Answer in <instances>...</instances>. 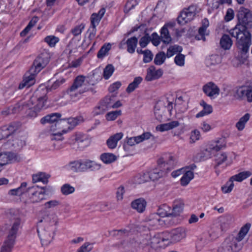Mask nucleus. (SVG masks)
Masks as SVG:
<instances>
[{
    "instance_id": "f257e3e1",
    "label": "nucleus",
    "mask_w": 252,
    "mask_h": 252,
    "mask_svg": "<svg viewBox=\"0 0 252 252\" xmlns=\"http://www.w3.org/2000/svg\"><path fill=\"white\" fill-rule=\"evenodd\" d=\"M238 23L229 31L230 34L237 40V46L242 53L248 52L251 44V34L248 31L252 28V13L251 11L241 6L237 14Z\"/></svg>"
},
{
    "instance_id": "f03ea898",
    "label": "nucleus",
    "mask_w": 252,
    "mask_h": 252,
    "mask_svg": "<svg viewBox=\"0 0 252 252\" xmlns=\"http://www.w3.org/2000/svg\"><path fill=\"white\" fill-rule=\"evenodd\" d=\"M47 92L46 89H38L29 100L18 103L14 109L17 111H26L29 117H35L39 111L46 108Z\"/></svg>"
},
{
    "instance_id": "7ed1b4c3",
    "label": "nucleus",
    "mask_w": 252,
    "mask_h": 252,
    "mask_svg": "<svg viewBox=\"0 0 252 252\" xmlns=\"http://www.w3.org/2000/svg\"><path fill=\"white\" fill-rule=\"evenodd\" d=\"M57 222L53 215L44 216L38 222L37 231L43 246H48L52 241Z\"/></svg>"
},
{
    "instance_id": "20e7f679",
    "label": "nucleus",
    "mask_w": 252,
    "mask_h": 252,
    "mask_svg": "<svg viewBox=\"0 0 252 252\" xmlns=\"http://www.w3.org/2000/svg\"><path fill=\"white\" fill-rule=\"evenodd\" d=\"M50 58L49 53L43 52L34 60L33 65L30 69V75L26 74L23 81L19 84V89H22L26 87L29 88L35 83V75L39 73L49 62Z\"/></svg>"
},
{
    "instance_id": "39448f33",
    "label": "nucleus",
    "mask_w": 252,
    "mask_h": 252,
    "mask_svg": "<svg viewBox=\"0 0 252 252\" xmlns=\"http://www.w3.org/2000/svg\"><path fill=\"white\" fill-rule=\"evenodd\" d=\"M251 226V224L247 223L241 227L236 237L226 239L219 248L218 252H238L242 247L240 242L248 233Z\"/></svg>"
},
{
    "instance_id": "423d86ee",
    "label": "nucleus",
    "mask_w": 252,
    "mask_h": 252,
    "mask_svg": "<svg viewBox=\"0 0 252 252\" xmlns=\"http://www.w3.org/2000/svg\"><path fill=\"white\" fill-rule=\"evenodd\" d=\"M225 142L223 139H220L217 141L209 144L207 147L202 150L196 156V158L198 160H204L210 158L212 155L222 148L225 147Z\"/></svg>"
},
{
    "instance_id": "0eeeda50",
    "label": "nucleus",
    "mask_w": 252,
    "mask_h": 252,
    "mask_svg": "<svg viewBox=\"0 0 252 252\" xmlns=\"http://www.w3.org/2000/svg\"><path fill=\"white\" fill-rule=\"evenodd\" d=\"M20 223L21 221L19 219L15 220L9 230L6 240L1 247L0 252H11Z\"/></svg>"
},
{
    "instance_id": "6e6552de",
    "label": "nucleus",
    "mask_w": 252,
    "mask_h": 252,
    "mask_svg": "<svg viewBox=\"0 0 252 252\" xmlns=\"http://www.w3.org/2000/svg\"><path fill=\"white\" fill-rule=\"evenodd\" d=\"M85 86V77L82 75L78 76L74 79L73 84L68 89L67 93L72 100H76L80 95L89 90Z\"/></svg>"
},
{
    "instance_id": "1a4fd4ad",
    "label": "nucleus",
    "mask_w": 252,
    "mask_h": 252,
    "mask_svg": "<svg viewBox=\"0 0 252 252\" xmlns=\"http://www.w3.org/2000/svg\"><path fill=\"white\" fill-rule=\"evenodd\" d=\"M68 142L73 149L82 150L90 145L91 140L88 135L77 133L70 137Z\"/></svg>"
},
{
    "instance_id": "9d476101",
    "label": "nucleus",
    "mask_w": 252,
    "mask_h": 252,
    "mask_svg": "<svg viewBox=\"0 0 252 252\" xmlns=\"http://www.w3.org/2000/svg\"><path fill=\"white\" fill-rule=\"evenodd\" d=\"M169 235L168 232L162 233H158L153 236H150V246L155 249L164 247L167 245L165 242H169V238L166 237Z\"/></svg>"
},
{
    "instance_id": "9b49d317",
    "label": "nucleus",
    "mask_w": 252,
    "mask_h": 252,
    "mask_svg": "<svg viewBox=\"0 0 252 252\" xmlns=\"http://www.w3.org/2000/svg\"><path fill=\"white\" fill-rule=\"evenodd\" d=\"M45 188H39L38 186H32L28 189L29 192V200L32 203H36L45 199V192L43 190Z\"/></svg>"
},
{
    "instance_id": "f8f14e48",
    "label": "nucleus",
    "mask_w": 252,
    "mask_h": 252,
    "mask_svg": "<svg viewBox=\"0 0 252 252\" xmlns=\"http://www.w3.org/2000/svg\"><path fill=\"white\" fill-rule=\"evenodd\" d=\"M195 10L196 8L193 6L184 9L178 17V23L180 25H184L192 20L196 15Z\"/></svg>"
},
{
    "instance_id": "ddd939ff",
    "label": "nucleus",
    "mask_w": 252,
    "mask_h": 252,
    "mask_svg": "<svg viewBox=\"0 0 252 252\" xmlns=\"http://www.w3.org/2000/svg\"><path fill=\"white\" fill-rule=\"evenodd\" d=\"M138 43V38L133 36L126 40L124 39L119 44V48L120 49H126V51L130 54L135 52Z\"/></svg>"
},
{
    "instance_id": "4468645a",
    "label": "nucleus",
    "mask_w": 252,
    "mask_h": 252,
    "mask_svg": "<svg viewBox=\"0 0 252 252\" xmlns=\"http://www.w3.org/2000/svg\"><path fill=\"white\" fill-rule=\"evenodd\" d=\"M61 116V115L60 113H52L42 118L40 122L42 124H50L51 125L50 126L51 131L54 132L56 130V128H58L57 123L61 120L59 119Z\"/></svg>"
},
{
    "instance_id": "2eb2a0df",
    "label": "nucleus",
    "mask_w": 252,
    "mask_h": 252,
    "mask_svg": "<svg viewBox=\"0 0 252 252\" xmlns=\"http://www.w3.org/2000/svg\"><path fill=\"white\" fill-rule=\"evenodd\" d=\"M176 164L175 158L168 154L164 157H162L158 160V166L160 168H165V171L170 170L174 167Z\"/></svg>"
},
{
    "instance_id": "dca6fc26",
    "label": "nucleus",
    "mask_w": 252,
    "mask_h": 252,
    "mask_svg": "<svg viewBox=\"0 0 252 252\" xmlns=\"http://www.w3.org/2000/svg\"><path fill=\"white\" fill-rule=\"evenodd\" d=\"M78 124V120L76 118H69L60 120L57 123L59 129H62L63 132L66 133L67 129H71Z\"/></svg>"
},
{
    "instance_id": "f3484780",
    "label": "nucleus",
    "mask_w": 252,
    "mask_h": 252,
    "mask_svg": "<svg viewBox=\"0 0 252 252\" xmlns=\"http://www.w3.org/2000/svg\"><path fill=\"white\" fill-rule=\"evenodd\" d=\"M202 89L204 94L211 98L216 97L220 94L219 88L212 82L206 84Z\"/></svg>"
},
{
    "instance_id": "a211bd4d",
    "label": "nucleus",
    "mask_w": 252,
    "mask_h": 252,
    "mask_svg": "<svg viewBox=\"0 0 252 252\" xmlns=\"http://www.w3.org/2000/svg\"><path fill=\"white\" fill-rule=\"evenodd\" d=\"M169 235H166L169 238V241L177 242L184 238L186 236L185 229L183 228H177L168 232Z\"/></svg>"
},
{
    "instance_id": "6ab92c4d",
    "label": "nucleus",
    "mask_w": 252,
    "mask_h": 252,
    "mask_svg": "<svg viewBox=\"0 0 252 252\" xmlns=\"http://www.w3.org/2000/svg\"><path fill=\"white\" fill-rule=\"evenodd\" d=\"M163 74V71L161 69L156 70L153 65L150 66L147 69L145 80L147 81H151L160 78Z\"/></svg>"
},
{
    "instance_id": "aec40b11",
    "label": "nucleus",
    "mask_w": 252,
    "mask_h": 252,
    "mask_svg": "<svg viewBox=\"0 0 252 252\" xmlns=\"http://www.w3.org/2000/svg\"><path fill=\"white\" fill-rule=\"evenodd\" d=\"M209 25V21L207 19H204L202 22V26L198 29V33L195 35V38L198 40L205 41V36L208 35L209 32L207 30Z\"/></svg>"
},
{
    "instance_id": "412c9836",
    "label": "nucleus",
    "mask_w": 252,
    "mask_h": 252,
    "mask_svg": "<svg viewBox=\"0 0 252 252\" xmlns=\"http://www.w3.org/2000/svg\"><path fill=\"white\" fill-rule=\"evenodd\" d=\"M167 220L166 219L163 220L159 217V216L155 213L152 214L149 216V224L150 225L158 227L159 226H163L165 225H169L168 223H166Z\"/></svg>"
},
{
    "instance_id": "4be33fe9",
    "label": "nucleus",
    "mask_w": 252,
    "mask_h": 252,
    "mask_svg": "<svg viewBox=\"0 0 252 252\" xmlns=\"http://www.w3.org/2000/svg\"><path fill=\"white\" fill-rule=\"evenodd\" d=\"M237 95L239 98L246 96L249 102H252V86L241 87L237 90Z\"/></svg>"
},
{
    "instance_id": "5701e85b",
    "label": "nucleus",
    "mask_w": 252,
    "mask_h": 252,
    "mask_svg": "<svg viewBox=\"0 0 252 252\" xmlns=\"http://www.w3.org/2000/svg\"><path fill=\"white\" fill-rule=\"evenodd\" d=\"M110 98L106 97L100 103V105L95 107L94 109V113L95 115H100L104 113L110 108Z\"/></svg>"
},
{
    "instance_id": "b1692460",
    "label": "nucleus",
    "mask_w": 252,
    "mask_h": 252,
    "mask_svg": "<svg viewBox=\"0 0 252 252\" xmlns=\"http://www.w3.org/2000/svg\"><path fill=\"white\" fill-rule=\"evenodd\" d=\"M166 173L165 171V168H160L158 166V168H156L152 171H150L148 176L149 179L153 181L158 180L161 177L164 176Z\"/></svg>"
},
{
    "instance_id": "393cba45",
    "label": "nucleus",
    "mask_w": 252,
    "mask_h": 252,
    "mask_svg": "<svg viewBox=\"0 0 252 252\" xmlns=\"http://www.w3.org/2000/svg\"><path fill=\"white\" fill-rule=\"evenodd\" d=\"M147 203L144 199L140 198L131 202V205L133 209L139 213L143 212L146 208Z\"/></svg>"
},
{
    "instance_id": "a878e982",
    "label": "nucleus",
    "mask_w": 252,
    "mask_h": 252,
    "mask_svg": "<svg viewBox=\"0 0 252 252\" xmlns=\"http://www.w3.org/2000/svg\"><path fill=\"white\" fill-rule=\"evenodd\" d=\"M83 171L87 170L94 171L99 170L101 168V164L94 161L86 160L83 161Z\"/></svg>"
},
{
    "instance_id": "bb28decb",
    "label": "nucleus",
    "mask_w": 252,
    "mask_h": 252,
    "mask_svg": "<svg viewBox=\"0 0 252 252\" xmlns=\"http://www.w3.org/2000/svg\"><path fill=\"white\" fill-rule=\"evenodd\" d=\"M51 176L49 174H47L45 172H40L32 175V182L35 183L41 182L44 184H47L48 182V179Z\"/></svg>"
},
{
    "instance_id": "cd10ccee",
    "label": "nucleus",
    "mask_w": 252,
    "mask_h": 252,
    "mask_svg": "<svg viewBox=\"0 0 252 252\" xmlns=\"http://www.w3.org/2000/svg\"><path fill=\"white\" fill-rule=\"evenodd\" d=\"M122 132L117 133L109 137L107 140V144L108 147L110 149H114L117 145L118 142L123 137Z\"/></svg>"
},
{
    "instance_id": "c85d7f7f",
    "label": "nucleus",
    "mask_w": 252,
    "mask_h": 252,
    "mask_svg": "<svg viewBox=\"0 0 252 252\" xmlns=\"http://www.w3.org/2000/svg\"><path fill=\"white\" fill-rule=\"evenodd\" d=\"M179 125V123L178 121H172L168 123L158 125L156 127V129L157 131L163 132L176 127Z\"/></svg>"
},
{
    "instance_id": "c756f323",
    "label": "nucleus",
    "mask_w": 252,
    "mask_h": 252,
    "mask_svg": "<svg viewBox=\"0 0 252 252\" xmlns=\"http://www.w3.org/2000/svg\"><path fill=\"white\" fill-rule=\"evenodd\" d=\"M27 184L26 182H23L20 186L18 188L12 189L9 190L8 194L12 196H21L26 191H28L27 189Z\"/></svg>"
},
{
    "instance_id": "7c9ffc66",
    "label": "nucleus",
    "mask_w": 252,
    "mask_h": 252,
    "mask_svg": "<svg viewBox=\"0 0 252 252\" xmlns=\"http://www.w3.org/2000/svg\"><path fill=\"white\" fill-rule=\"evenodd\" d=\"M169 207L166 205L160 206L158 207L157 213L161 219H166L167 221L168 220V218L172 216V214L169 213Z\"/></svg>"
},
{
    "instance_id": "2f4dec72",
    "label": "nucleus",
    "mask_w": 252,
    "mask_h": 252,
    "mask_svg": "<svg viewBox=\"0 0 252 252\" xmlns=\"http://www.w3.org/2000/svg\"><path fill=\"white\" fill-rule=\"evenodd\" d=\"M184 203L183 201L181 200H175L174 202L173 205V210H172V217H176L181 213L184 208Z\"/></svg>"
},
{
    "instance_id": "473e14b6",
    "label": "nucleus",
    "mask_w": 252,
    "mask_h": 252,
    "mask_svg": "<svg viewBox=\"0 0 252 252\" xmlns=\"http://www.w3.org/2000/svg\"><path fill=\"white\" fill-rule=\"evenodd\" d=\"M184 174L180 179V184L182 186H187L194 178V173L190 170H184Z\"/></svg>"
},
{
    "instance_id": "72a5a7b5",
    "label": "nucleus",
    "mask_w": 252,
    "mask_h": 252,
    "mask_svg": "<svg viewBox=\"0 0 252 252\" xmlns=\"http://www.w3.org/2000/svg\"><path fill=\"white\" fill-rule=\"evenodd\" d=\"M200 105L203 107V109L196 114V118L203 117L205 115L210 114L212 112L213 109L211 105L207 104L204 101H201Z\"/></svg>"
},
{
    "instance_id": "f704fd0d",
    "label": "nucleus",
    "mask_w": 252,
    "mask_h": 252,
    "mask_svg": "<svg viewBox=\"0 0 252 252\" xmlns=\"http://www.w3.org/2000/svg\"><path fill=\"white\" fill-rule=\"evenodd\" d=\"M17 127L14 124H10L7 126H4L1 127L2 136L7 137L13 133L17 129Z\"/></svg>"
},
{
    "instance_id": "c9c22d12",
    "label": "nucleus",
    "mask_w": 252,
    "mask_h": 252,
    "mask_svg": "<svg viewBox=\"0 0 252 252\" xmlns=\"http://www.w3.org/2000/svg\"><path fill=\"white\" fill-rule=\"evenodd\" d=\"M221 63V58L219 55H214L210 56L205 60V63L208 67H211L220 64Z\"/></svg>"
},
{
    "instance_id": "e433bc0d",
    "label": "nucleus",
    "mask_w": 252,
    "mask_h": 252,
    "mask_svg": "<svg viewBox=\"0 0 252 252\" xmlns=\"http://www.w3.org/2000/svg\"><path fill=\"white\" fill-rule=\"evenodd\" d=\"M220 43L224 50H228L232 45V41L228 35L224 34L220 38Z\"/></svg>"
},
{
    "instance_id": "4c0bfd02",
    "label": "nucleus",
    "mask_w": 252,
    "mask_h": 252,
    "mask_svg": "<svg viewBox=\"0 0 252 252\" xmlns=\"http://www.w3.org/2000/svg\"><path fill=\"white\" fill-rule=\"evenodd\" d=\"M252 175V173L250 171H245L240 172L232 176L230 179L233 182L234 181L237 182H242Z\"/></svg>"
},
{
    "instance_id": "58836bf2",
    "label": "nucleus",
    "mask_w": 252,
    "mask_h": 252,
    "mask_svg": "<svg viewBox=\"0 0 252 252\" xmlns=\"http://www.w3.org/2000/svg\"><path fill=\"white\" fill-rule=\"evenodd\" d=\"M83 161H74L69 163L68 167L73 172H83Z\"/></svg>"
},
{
    "instance_id": "ea45409f",
    "label": "nucleus",
    "mask_w": 252,
    "mask_h": 252,
    "mask_svg": "<svg viewBox=\"0 0 252 252\" xmlns=\"http://www.w3.org/2000/svg\"><path fill=\"white\" fill-rule=\"evenodd\" d=\"M239 88L234 87L231 85H226L223 88L225 96H233L235 98H239L237 95V90Z\"/></svg>"
},
{
    "instance_id": "a19ab883",
    "label": "nucleus",
    "mask_w": 252,
    "mask_h": 252,
    "mask_svg": "<svg viewBox=\"0 0 252 252\" xmlns=\"http://www.w3.org/2000/svg\"><path fill=\"white\" fill-rule=\"evenodd\" d=\"M250 118V114L246 113L239 119V121L236 124V127L238 130L242 131L244 129L246 124L249 120Z\"/></svg>"
},
{
    "instance_id": "79ce46f5",
    "label": "nucleus",
    "mask_w": 252,
    "mask_h": 252,
    "mask_svg": "<svg viewBox=\"0 0 252 252\" xmlns=\"http://www.w3.org/2000/svg\"><path fill=\"white\" fill-rule=\"evenodd\" d=\"M164 109L165 107L160 103H158L156 104L155 106L154 113L156 118L158 120L161 121L162 119Z\"/></svg>"
},
{
    "instance_id": "37998d69",
    "label": "nucleus",
    "mask_w": 252,
    "mask_h": 252,
    "mask_svg": "<svg viewBox=\"0 0 252 252\" xmlns=\"http://www.w3.org/2000/svg\"><path fill=\"white\" fill-rule=\"evenodd\" d=\"M117 157L112 153H103L100 156V159L106 164L111 163L117 160Z\"/></svg>"
},
{
    "instance_id": "c03bdc74",
    "label": "nucleus",
    "mask_w": 252,
    "mask_h": 252,
    "mask_svg": "<svg viewBox=\"0 0 252 252\" xmlns=\"http://www.w3.org/2000/svg\"><path fill=\"white\" fill-rule=\"evenodd\" d=\"M160 38L164 43H169L171 41L168 30L166 27H163L160 30Z\"/></svg>"
},
{
    "instance_id": "a18cd8bd",
    "label": "nucleus",
    "mask_w": 252,
    "mask_h": 252,
    "mask_svg": "<svg viewBox=\"0 0 252 252\" xmlns=\"http://www.w3.org/2000/svg\"><path fill=\"white\" fill-rule=\"evenodd\" d=\"M143 79L141 77H136L134 78L133 81L130 83L126 88V92L128 93L133 92L138 85L141 83Z\"/></svg>"
},
{
    "instance_id": "49530a36",
    "label": "nucleus",
    "mask_w": 252,
    "mask_h": 252,
    "mask_svg": "<svg viewBox=\"0 0 252 252\" xmlns=\"http://www.w3.org/2000/svg\"><path fill=\"white\" fill-rule=\"evenodd\" d=\"M135 144H138L145 140L150 139L151 137L154 138V136L150 132H144L140 135L132 137Z\"/></svg>"
},
{
    "instance_id": "de8ad7c7",
    "label": "nucleus",
    "mask_w": 252,
    "mask_h": 252,
    "mask_svg": "<svg viewBox=\"0 0 252 252\" xmlns=\"http://www.w3.org/2000/svg\"><path fill=\"white\" fill-rule=\"evenodd\" d=\"M182 51V47L178 45H174L170 46L168 49L166 53V57L170 58L173 56L175 54L180 53Z\"/></svg>"
},
{
    "instance_id": "09e8293b",
    "label": "nucleus",
    "mask_w": 252,
    "mask_h": 252,
    "mask_svg": "<svg viewBox=\"0 0 252 252\" xmlns=\"http://www.w3.org/2000/svg\"><path fill=\"white\" fill-rule=\"evenodd\" d=\"M44 41L51 47H54L56 44L59 41V38L54 35H49L44 38Z\"/></svg>"
},
{
    "instance_id": "8fccbe9b",
    "label": "nucleus",
    "mask_w": 252,
    "mask_h": 252,
    "mask_svg": "<svg viewBox=\"0 0 252 252\" xmlns=\"http://www.w3.org/2000/svg\"><path fill=\"white\" fill-rule=\"evenodd\" d=\"M111 45L110 43L104 44L98 51L97 56L98 58H102L104 57L108 52L110 50Z\"/></svg>"
},
{
    "instance_id": "3c124183",
    "label": "nucleus",
    "mask_w": 252,
    "mask_h": 252,
    "mask_svg": "<svg viewBox=\"0 0 252 252\" xmlns=\"http://www.w3.org/2000/svg\"><path fill=\"white\" fill-rule=\"evenodd\" d=\"M166 55L163 52H160L158 53L154 59V63L157 65H161L165 61Z\"/></svg>"
},
{
    "instance_id": "603ef678",
    "label": "nucleus",
    "mask_w": 252,
    "mask_h": 252,
    "mask_svg": "<svg viewBox=\"0 0 252 252\" xmlns=\"http://www.w3.org/2000/svg\"><path fill=\"white\" fill-rule=\"evenodd\" d=\"M74 191V188L68 184H65L61 187L62 193L65 195L72 193Z\"/></svg>"
},
{
    "instance_id": "864d4df0",
    "label": "nucleus",
    "mask_w": 252,
    "mask_h": 252,
    "mask_svg": "<svg viewBox=\"0 0 252 252\" xmlns=\"http://www.w3.org/2000/svg\"><path fill=\"white\" fill-rule=\"evenodd\" d=\"M227 156L225 153H219L215 155V160L217 165L219 166L226 161Z\"/></svg>"
},
{
    "instance_id": "5fc2aeb1",
    "label": "nucleus",
    "mask_w": 252,
    "mask_h": 252,
    "mask_svg": "<svg viewBox=\"0 0 252 252\" xmlns=\"http://www.w3.org/2000/svg\"><path fill=\"white\" fill-rule=\"evenodd\" d=\"M114 67L112 64H108L104 69L103 77L105 79H109L114 71Z\"/></svg>"
},
{
    "instance_id": "6e6d98bb",
    "label": "nucleus",
    "mask_w": 252,
    "mask_h": 252,
    "mask_svg": "<svg viewBox=\"0 0 252 252\" xmlns=\"http://www.w3.org/2000/svg\"><path fill=\"white\" fill-rule=\"evenodd\" d=\"M139 246L141 248H144L146 246H150V236L146 235L142 237L138 243Z\"/></svg>"
},
{
    "instance_id": "4d7b16f0",
    "label": "nucleus",
    "mask_w": 252,
    "mask_h": 252,
    "mask_svg": "<svg viewBox=\"0 0 252 252\" xmlns=\"http://www.w3.org/2000/svg\"><path fill=\"white\" fill-rule=\"evenodd\" d=\"M234 187V184L232 180L230 179L226 184L221 187V190L224 193L230 192Z\"/></svg>"
},
{
    "instance_id": "13d9d810",
    "label": "nucleus",
    "mask_w": 252,
    "mask_h": 252,
    "mask_svg": "<svg viewBox=\"0 0 252 252\" xmlns=\"http://www.w3.org/2000/svg\"><path fill=\"white\" fill-rule=\"evenodd\" d=\"M148 174L138 175L134 177V183L137 184H141L148 181Z\"/></svg>"
},
{
    "instance_id": "bf43d9fd",
    "label": "nucleus",
    "mask_w": 252,
    "mask_h": 252,
    "mask_svg": "<svg viewBox=\"0 0 252 252\" xmlns=\"http://www.w3.org/2000/svg\"><path fill=\"white\" fill-rule=\"evenodd\" d=\"M121 115V110H116L108 113L106 115V119L108 121H114Z\"/></svg>"
},
{
    "instance_id": "052dcab7",
    "label": "nucleus",
    "mask_w": 252,
    "mask_h": 252,
    "mask_svg": "<svg viewBox=\"0 0 252 252\" xmlns=\"http://www.w3.org/2000/svg\"><path fill=\"white\" fill-rule=\"evenodd\" d=\"M129 231L126 229L113 230L110 232V235L112 236H127Z\"/></svg>"
},
{
    "instance_id": "680f3d73",
    "label": "nucleus",
    "mask_w": 252,
    "mask_h": 252,
    "mask_svg": "<svg viewBox=\"0 0 252 252\" xmlns=\"http://www.w3.org/2000/svg\"><path fill=\"white\" fill-rule=\"evenodd\" d=\"M185 56L182 54L179 53L174 58V62L176 65L183 66L185 64Z\"/></svg>"
},
{
    "instance_id": "e2e57ef3",
    "label": "nucleus",
    "mask_w": 252,
    "mask_h": 252,
    "mask_svg": "<svg viewBox=\"0 0 252 252\" xmlns=\"http://www.w3.org/2000/svg\"><path fill=\"white\" fill-rule=\"evenodd\" d=\"M220 4V0H209L208 3L209 8V12H211L214 9H217Z\"/></svg>"
},
{
    "instance_id": "0e129e2a",
    "label": "nucleus",
    "mask_w": 252,
    "mask_h": 252,
    "mask_svg": "<svg viewBox=\"0 0 252 252\" xmlns=\"http://www.w3.org/2000/svg\"><path fill=\"white\" fill-rule=\"evenodd\" d=\"M9 155L7 153H0V166H2L7 164L9 161Z\"/></svg>"
},
{
    "instance_id": "69168bd1",
    "label": "nucleus",
    "mask_w": 252,
    "mask_h": 252,
    "mask_svg": "<svg viewBox=\"0 0 252 252\" xmlns=\"http://www.w3.org/2000/svg\"><path fill=\"white\" fill-rule=\"evenodd\" d=\"M84 28L85 25L83 24H81L72 29L71 30V33L74 36H76L81 33L83 30L84 29Z\"/></svg>"
},
{
    "instance_id": "338daca9",
    "label": "nucleus",
    "mask_w": 252,
    "mask_h": 252,
    "mask_svg": "<svg viewBox=\"0 0 252 252\" xmlns=\"http://www.w3.org/2000/svg\"><path fill=\"white\" fill-rule=\"evenodd\" d=\"M93 249L92 244L90 243L87 242L84 243L80 248L78 250L79 252H89Z\"/></svg>"
},
{
    "instance_id": "774afa93",
    "label": "nucleus",
    "mask_w": 252,
    "mask_h": 252,
    "mask_svg": "<svg viewBox=\"0 0 252 252\" xmlns=\"http://www.w3.org/2000/svg\"><path fill=\"white\" fill-rule=\"evenodd\" d=\"M200 136V132L197 129L194 130L191 132L190 137V142L194 143L195 141L199 139Z\"/></svg>"
}]
</instances>
